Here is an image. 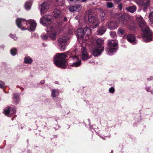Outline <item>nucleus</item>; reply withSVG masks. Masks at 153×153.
Segmentation results:
<instances>
[{
    "mask_svg": "<svg viewBox=\"0 0 153 153\" xmlns=\"http://www.w3.org/2000/svg\"><path fill=\"white\" fill-rule=\"evenodd\" d=\"M75 52L74 51H69L62 53H57L54 59V64L58 67L64 68L66 65L65 59L69 56L75 61L71 66L74 67L79 66L81 64V61L76 56H75Z\"/></svg>",
    "mask_w": 153,
    "mask_h": 153,
    "instance_id": "obj_1",
    "label": "nucleus"
},
{
    "mask_svg": "<svg viewBox=\"0 0 153 153\" xmlns=\"http://www.w3.org/2000/svg\"><path fill=\"white\" fill-rule=\"evenodd\" d=\"M143 32V40L146 42H150L152 40V33L149 27L146 25V23L143 20H141L139 23Z\"/></svg>",
    "mask_w": 153,
    "mask_h": 153,
    "instance_id": "obj_2",
    "label": "nucleus"
},
{
    "mask_svg": "<svg viewBox=\"0 0 153 153\" xmlns=\"http://www.w3.org/2000/svg\"><path fill=\"white\" fill-rule=\"evenodd\" d=\"M96 46L94 48L92 51L93 55L95 56L99 55L104 50L102 46L104 44V40L102 38H98L96 41Z\"/></svg>",
    "mask_w": 153,
    "mask_h": 153,
    "instance_id": "obj_3",
    "label": "nucleus"
},
{
    "mask_svg": "<svg viewBox=\"0 0 153 153\" xmlns=\"http://www.w3.org/2000/svg\"><path fill=\"white\" fill-rule=\"evenodd\" d=\"M47 31L49 32V36L48 35L42 34L41 36V37L44 40L48 39V37H49L53 40L55 39L56 36V32L54 28L51 26H49L47 27Z\"/></svg>",
    "mask_w": 153,
    "mask_h": 153,
    "instance_id": "obj_4",
    "label": "nucleus"
},
{
    "mask_svg": "<svg viewBox=\"0 0 153 153\" xmlns=\"http://www.w3.org/2000/svg\"><path fill=\"white\" fill-rule=\"evenodd\" d=\"M118 44L117 40H109L108 42V47L106 49V51L108 54H111L116 51V47Z\"/></svg>",
    "mask_w": 153,
    "mask_h": 153,
    "instance_id": "obj_5",
    "label": "nucleus"
},
{
    "mask_svg": "<svg viewBox=\"0 0 153 153\" xmlns=\"http://www.w3.org/2000/svg\"><path fill=\"white\" fill-rule=\"evenodd\" d=\"M91 34V31L90 28L86 27L84 29L79 28L77 30V36L78 38L82 39L85 35L89 36Z\"/></svg>",
    "mask_w": 153,
    "mask_h": 153,
    "instance_id": "obj_6",
    "label": "nucleus"
},
{
    "mask_svg": "<svg viewBox=\"0 0 153 153\" xmlns=\"http://www.w3.org/2000/svg\"><path fill=\"white\" fill-rule=\"evenodd\" d=\"M68 40V38L66 36H63L59 38L58 40V42L60 46V50L63 51L65 50L67 42Z\"/></svg>",
    "mask_w": 153,
    "mask_h": 153,
    "instance_id": "obj_7",
    "label": "nucleus"
},
{
    "mask_svg": "<svg viewBox=\"0 0 153 153\" xmlns=\"http://www.w3.org/2000/svg\"><path fill=\"white\" fill-rule=\"evenodd\" d=\"M52 16L51 15H45L41 17L40 19V22L44 26H47L51 23Z\"/></svg>",
    "mask_w": 153,
    "mask_h": 153,
    "instance_id": "obj_8",
    "label": "nucleus"
},
{
    "mask_svg": "<svg viewBox=\"0 0 153 153\" xmlns=\"http://www.w3.org/2000/svg\"><path fill=\"white\" fill-rule=\"evenodd\" d=\"M16 22L18 27L22 29L24 28L23 27L24 25L28 24V21H26L25 19L21 18H18L16 19Z\"/></svg>",
    "mask_w": 153,
    "mask_h": 153,
    "instance_id": "obj_9",
    "label": "nucleus"
},
{
    "mask_svg": "<svg viewBox=\"0 0 153 153\" xmlns=\"http://www.w3.org/2000/svg\"><path fill=\"white\" fill-rule=\"evenodd\" d=\"M88 17L89 22L93 24V28H96L98 26L99 23L97 19L91 15H89Z\"/></svg>",
    "mask_w": 153,
    "mask_h": 153,
    "instance_id": "obj_10",
    "label": "nucleus"
},
{
    "mask_svg": "<svg viewBox=\"0 0 153 153\" xmlns=\"http://www.w3.org/2000/svg\"><path fill=\"white\" fill-rule=\"evenodd\" d=\"M16 108L14 107H10L8 106L4 109V113L6 115L9 114H12L16 112Z\"/></svg>",
    "mask_w": 153,
    "mask_h": 153,
    "instance_id": "obj_11",
    "label": "nucleus"
},
{
    "mask_svg": "<svg viewBox=\"0 0 153 153\" xmlns=\"http://www.w3.org/2000/svg\"><path fill=\"white\" fill-rule=\"evenodd\" d=\"M40 12L42 14L46 12L47 10L49 8V5L48 3L44 2L40 5Z\"/></svg>",
    "mask_w": 153,
    "mask_h": 153,
    "instance_id": "obj_12",
    "label": "nucleus"
},
{
    "mask_svg": "<svg viewBox=\"0 0 153 153\" xmlns=\"http://www.w3.org/2000/svg\"><path fill=\"white\" fill-rule=\"evenodd\" d=\"M82 59L83 60H85L89 58L88 56V54L86 51L85 48L83 47L82 49Z\"/></svg>",
    "mask_w": 153,
    "mask_h": 153,
    "instance_id": "obj_13",
    "label": "nucleus"
},
{
    "mask_svg": "<svg viewBox=\"0 0 153 153\" xmlns=\"http://www.w3.org/2000/svg\"><path fill=\"white\" fill-rule=\"evenodd\" d=\"M30 24V29L32 31L34 30L36 26L35 21L34 20L30 19L28 20V24Z\"/></svg>",
    "mask_w": 153,
    "mask_h": 153,
    "instance_id": "obj_14",
    "label": "nucleus"
},
{
    "mask_svg": "<svg viewBox=\"0 0 153 153\" xmlns=\"http://www.w3.org/2000/svg\"><path fill=\"white\" fill-rule=\"evenodd\" d=\"M127 39L128 41L131 43L134 44L136 43L135 37L131 34H129L127 35Z\"/></svg>",
    "mask_w": 153,
    "mask_h": 153,
    "instance_id": "obj_15",
    "label": "nucleus"
},
{
    "mask_svg": "<svg viewBox=\"0 0 153 153\" xmlns=\"http://www.w3.org/2000/svg\"><path fill=\"white\" fill-rule=\"evenodd\" d=\"M127 21L125 19V16L122 15L119 18V23L121 25H125L127 23Z\"/></svg>",
    "mask_w": 153,
    "mask_h": 153,
    "instance_id": "obj_16",
    "label": "nucleus"
},
{
    "mask_svg": "<svg viewBox=\"0 0 153 153\" xmlns=\"http://www.w3.org/2000/svg\"><path fill=\"white\" fill-rule=\"evenodd\" d=\"M61 12L59 10L57 9H55L53 11V16L55 18H59L61 15Z\"/></svg>",
    "mask_w": 153,
    "mask_h": 153,
    "instance_id": "obj_17",
    "label": "nucleus"
},
{
    "mask_svg": "<svg viewBox=\"0 0 153 153\" xmlns=\"http://www.w3.org/2000/svg\"><path fill=\"white\" fill-rule=\"evenodd\" d=\"M126 10L128 11L131 13H133L136 10L137 8L135 6H132L126 8Z\"/></svg>",
    "mask_w": 153,
    "mask_h": 153,
    "instance_id": "obj_18",
    "label": "nucleus"
},
{
    "mask_svg": "<svg viewBox=\"0 0 153 153\" xmlns=\"http://www.w3.org/2000/svg\"><path fill=\"white\" fill-rule=\"evenodd\" d=\"M24 62L25 63L31 64L32 62V60L30 57L27 56L25 58Z\"/></svg>",
    "mask_w": 153,
    "mask_h": 153,
    "instance_id": "obj_19",
    "label": "nucleus"
},
{
    "mask_svg": "<svg viewBox=\"0 0 153 153\" xmlns=\"http://www.w3.org/2000/svg\"><path fill=\"white\" fill-rule=\"evenodd\" d=\"M105 28L104 27H102L99 29V30L97 31L98 34L100 35L103 34L105 32Z\"/></svg>",
    "mask_w": 153,
    "mask_h": 153,
    "instance_id": "obj_20",
    "label": "nucleus"
},
{
    "mask_svg": "<svg viewBox=\"0 0 153 153\" xmlns=\"http://www.w3.org/2000/svg\"><path fill=\"white\" fill-rule=\"evenodd\" d=\"M51 96L53 97H55L57 96L59 94V92L57 90L53 89L52 90Z\"/></svg>",
    "mask_w": 153,
    "mask_h": 153,
    "instance_id": "obj_21",
    "label": "nucleus"
},
{
    "mask_svg": "<svg viewBox=\"0 0 153 153\" xmlns=\"http://www.w3.org/2000/svg\"><path fill=\"white\" fill-rule=\"evenodd\" d=\"M125 29L123 28H119L117 31V33L119 35L121 36L123 35L125 33Z\"/></svg>",
    "mask_w": 153,
    "mask_h": 153,
    "instance_id": "obj_22",
    "label": "nucleus"
},
{
    "mask_svg": "<svg viewBox=\"0 0 153 153\" xmlns=\"http://www.w3.org/2000/svg\"><path fill=\"white\" fill-rule=\"evenodd\" d=\"M31 5V1L27 2L25 5V9L27 10L30 9V8Z\"/></svg>",
    "mask_w": 153,
    "mask_h": 153,
    "instance_id": "obj_23",
    "label": "nucleus"
},
{
    "mask_svg": "<svg viewBox=\"0 0 153 153\" xmlns=\"http://www.w3.org/2000/svg\"><path fill=\"white\" fill-rule=\"evenodd\" d=\"M75 11L79 12L82 8V6L80 5H76L74 6Z\"/></svg>",
    "mask_w": 153,
    "mask_h": 153,
    "instance_id": "obj_24",
    "label": "nucleus"
},
{
    "mask_svg": "<svg viewBox=\"0 0 153 153\" xmlns=\"http://www.w3.org/2000/svg\"><path fill=\"white\" fill-rule=\"evenodd\" d=\"M10 53L12 55L14 56L15 55L16 53V49L15 48L12 49L10 51Z\"/></svg>",
    "mask_w": 153,
    "mask_h": 153,
    "instance_id": "obj_25",
    "label": "nucleus"
},
{
    "mask_svg": "<svg viewBox=\"0 0 153 153\" xmlns=\"http://www.w3.org/2000/svg\"><path fill=\"white\" fill-rule=\"evenodd\" d=\"M107 7L109 8H112L114 7L113 3L110 2H108L106 3Z\"/></svg>",
    "mask_w": 153,
    "mask_h": 153,
    "instance_id": "obj_26",
    "label": "nucleus"
},
{
    "mask_svg": "<svg viewBox=\"0 0 153 153\" xmlns=\"http://www.w3.org/2000/svg\"><path fill=\"white\" fill-rule=\"evenodd\" d=\"M113 24L112 22H111L108 25V27L111 30H113L115 29H116L117 27H118V26L116 27H111V25H112Z\"/></svg>",
    "mask_w": 153,
    "mask_h": 153,
    "instance_id": "obj_27",
    "label": "nucleus"
},
{
    "mask_svg": "<svg viewBox=\"0 0 153 153\" xmlns=\"http://www.w3.org/2000/svg\"><path fill=\"white\" fill-rule=\"evenodd\" d=\"M99 15L102 19H103V17H105V14L103 11H100L99 13Z\"/></svg>",
    "mask_w": 153,
    "mask_h": 153,
    "instance_id": "obj_28",
    "label": "nucleus"
},
{
    "mask_svg": "<svg viewBox=\"0 0 153 153\" xmlns=\"http://www.w3.org/2000/svg\"><path fill=\"white\" fill-rule=\"evenodd\" d=\"M149 17L150 21L152 22H153V12L150 13Z\"/></svg>",
    "mask_w": 153,
    "mask_h": 153,
    "instance_id": "obj_29",
    "label": "nucleus"
},
{
    "mask_svg": "<svg viewBox=\"0 0 153 153\" xmlns=\"http://www.w3.org/2000/svg\"><path fill=\"white\" fill-rule=\"evenodd\" d=\"M75 7L74 6H71L69 7V10L70 11L74 12L75 11Z\"/></svg>",
    "mask_w": 153,
    "mask_h": 153,
    "instance_id": "obj_30",
    "label": "nucleus"
},
{
    "mask_svg": "<svg viewBox=\"0 0 153 153\" xmlns=\"http://www.w3.org/2000/svg\"><path fill=\"white\" fill-rule=\"evenodd\" d=\"M110 36L112 37H114L116 36V33L114 32H110Z\"/></svg>",
    "mask_w": 153,
    "mask_h": 153,
    "instance_id": "obj_31",
    "label": "nucleus"
},
{
    "mask_svg": "<svg viewBox=\"0 0 153 153\" xmlns=\"http://www.w3.org/2000/svg\"><path fill=\"white\" fill-rule=\"evenodd\" d=\"M11 37L14 40H16L17 39V37L15 35L10 34Z\"/></svg>",
    "mask_w": 153,
    "mask_h": 153,
    "instance_id": "obj_32",
    "label": "nucleus"
},
{
    "mask_svg": "<svg viewBox=\"0 0 153 153\" xmlns=\"http://www.w3.org/2000/svg\"><path fill=\"white\" fill-rule=\"evenodd\" d=\"M149 1H147L144 3V6L146 7H147V6H149Z\"/></svg>",
    "mask_w": 153,
    "mask_h": 153,
    "instance_id": "obj_33",
    "label": "nucleus"
},
{
    "mask_svg": "<svg viewBox=\"0 0 153 153\" xmlns=\"http://www.w3.org/2000/svg\"><path fill=\"white\" fill-rule=\"evenodd\" d=\"M114 91V88L111 87L109 89V92L111 93H113Z\"/></svg>",
    "mask_w": 153,
    "mask_h": 153,
    "instance_id": "obj_34",
    "label": "nucleus"
},
{
    "mask_svg": "<svg viewBox=\"0 0 153 153\" xmlns=\"http://www.w3.org/2000/svg\"><path fill=\"white\" fill-rule=\"evenodd\" d=\"M5 84L4 82L2 81H0V88H2L4 85Z\"/></svg>",
    "mask_w": 153,
    "mask_h": 153,
    "instance_id": "obj_35",
    "label": "nucleus"
},
{
    "mask_svg": "<svg viewBox=\"0 0 153 153\" xmlns=\"http://www.w3.org/2000/svg\"><path fill=\"white\" fill-rule=\"evenodd\" d=\"M19 97V95L18 94H14L13 95L14 98L15 99H17Z\"/></svg>",
    "mask_w": 153,
    "mask_h": 153,
    "instance_id": "obj_36",
    "label": "nucleus"
},
{
    "mask_svg": "<svg viewBox=\"0 0 153 153\" xmlns=\"http://www.w3.org/2000/svg\"><path fill=\"white\" fill-rule=\"evenodd\" d=\"M118 7L119 8L120 10H121L122 9V3H120L119 4L118 6Z\"/></svg>",
    "mask_w": 153,
    "mask_h": 153,
    "instance_id": "obj_37",
    "label": "nucleus"
},
{
    "mask_svg": "<svg viewBox=\"0 0 153 153\" xmlns=\"http://www.w3.org/2000/svg\"><path fill=\"white\" fill-rule=\"evenodd\" d=\"M115 2L117 3H118L120 2L121 0H114Z\"/></svg>",
    "mask_w": 153,
    "mask_h": 153,
    "instance_id": "obj_38",
    "label": "nucleus"
},
{
    "mask_svg": "<svg viewBox=\"0 0 153 153\" xmlns=\"http://www.w3.org/2000/svg\"><path fill=\"white\" fill-rule=\"evenodd\" d=\"M40 82L42 84H43L45 82V81L44 80H42Z\"/></svg>",
    "mask_w": 153,
    "mask_h": 153,
    "instance_id": "obj_39",
    "label": "nucleus"
},
{
    "mask_svg": "<svg viewBox=\"0 0 153 153\" xmlns=\"http://www.w3.org/2000/svg\"><path fill=\"white\" fill-rule=\"evenodd\" d=\"M146 90L148 92H149V90H150V88H146Z\"/></svg>",
    "mask_w": 153,
    "mask_h": 153,
    "instance_id": "obj_40",
    "label": "nucleus"
},
{
    "mask_svg": "<svg viewBox=\"0 0 153 153\" xmlns=\"http://www.w3.org/2000/svg\"><path fill=\"white\" fill-rule=\"evenodd\" d=\"M81 1L82 2H85L86 1V0H81Z\"/></svg>",
    "mask_w": 153,
    "mask_h": 153,
    "instance_id": "obj_41",
    "label": "nucleus"
},
{
    "mask_svg": "<svg viewBox=\"0 0 153 153\" xmlns=\"http://www.w3.org/2000/svg\"><path fill=\"white\" fill-rule=\"evenodd\" d=\"M67 20V18H66L65 17V18H64V20H65V21H66V20Z\"/></svg>",
    "mask_w": 153,
    "mask_h": 153,
    "instance_id": "obj_42",
    "label": "nucleus"
},
{
    "mask_svg": "<svg viewBox=\"0 0 153 153\" xmlns=\"http://www.w3.org/2000/svg\"><path fill=\"white\" fill-rule=\"evenodd\" d=\"M74 0H70V1H73Z\"/></svg>",
    "mask_w": 153,
    "mask_h": 153,
    "instance_id": "obj_43",
    "label": "nucleus"
},
{
    "mask_svg": "<svg viewBox=\"0 0 153 153\" xmlns=\"http://www.w3.org/2000/svg\"><path fill=\"white\" fill-rule=\"evenodd\" d=\"M151 92L152 94H153V91H151Z\"/></svg>",
    "mask_w": 153,
    "mask_h": 153,
    "instance_id": "obj_44",
    "label": "nucleus"
},
{
    "mask_svg": "<svg viewBox=\"0 0 153 153\" xmlns=\"http://www.w3.org/2000/svg\"><path fill=\"white\" fill-rule=\"evenodd\" d=\"M75 18H76V19H78V17H75Z\"/></svg>",
    "mask_w": 153,
    "mask_h": 153,
    "instance_id": "obj_45",
    "label": "nucleus"
},
{
    "mask_svg": "<svg viewBox=\"0 0 153 153\" xmlns=\"http://www.w3.org/2000/svg\"><path fill=\"white\" fill-rule=\"evenodd\" d=\"M111 153H113V151H112L111 152Z\"/></svg>",
    "mask_w": 153,
    "mask_h": 153,
    "instance_id": "obj_46",
    "label": "nucleus"
},
{
    "mask_svg": "<svg viewBox=\"0 0 153 153\" xmlns=\"http://www.w3.org/2000/svg\"><path fill=\"white\" fill-rule=\"evenodd\" d=\"M76 1H79L80 0H76Z\"/></svg>",
    "mask_w": 153,
    "mask_h": 153,
    "instance_id": "obj_47",
    "label": "nucleus"
},
{
    "mask_svg": "<svg viewBox=\"0 0 153 153\" xmlns=\"http://www.w3.org/2000/svg\"><path fill=\"white\" fill-rule=\"evenodd\" d=\"M56 0V1H57V0Z\"/></svg>",
    "mask_w": 153,
    "mask_h": 153,
    "instance_id": "obj_48",
    "label": "nucleus"
}]
</instances>
